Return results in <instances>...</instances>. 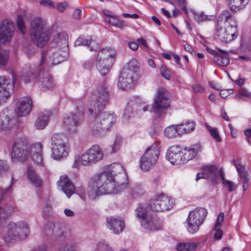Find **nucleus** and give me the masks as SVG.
Wrapping results in <instances>:
<instances>
[{
	"mask_svg": "<svg viewBox=\"0 0 251 251\" xmlns=\"http://www.w3.org/2000/svg\"><path fill=\"white\" fill-rule=\"evenodd\" d=\"M11 155L13 158L23 161L28 157L29 154L26 146L20 142H16L13 146Z\"/></svg>",
	"mask_w": 251,
	"mask_h": 251,
	"instance_id": "24",
	"label": "nucleus"
},
{
	"mask_svg": "<svg viewBox=\"0 0 251 251\" xmlns=\"http://www.w3.org/2000/svg\"><path fill=\"white\" fill-rule=\"evenodd\" d=\"M195 123L192 122H187L185 123L179 125V129L181 134L189 133L195 129Z\"/></svg>",
	"mask_w": 251,
	"mask_h": 251,
	"instance_id": "43",
	"label": "nucleus"
},
{
	"mask_svg": "<svg viewBox=\"0 0 251 251\" xmlns=\"http://www.w3.org/2000/svg\"><path fill=\"white\" fill-rule=\"evenodd\" d=\"M216 34L223 43H228L237 37L236 22L228 10L223 11L219 16L216 27Z\"/></svg>",
	"mask_w": 251,
	"mask_h": 251,
	"instance_id": "3",
	"label": "nucleus"
},
{
	"mask_svg": "<svg viewBox=\"0 0 251 251\" xmlns=\"http://www.w3.org/2000/svg\"><path fill=\"white\" fill-rule=\"evenodd\" d=\"M115 54V50L112 48H104L99 52L96 65L98 71L102 75H105L110 70Z\"/></svg>",
	"mask_w": 251,
	"mask_h": 251,
	"instance_id": "8",
	"label": "nucleus"
},
{
	"mask_svg": "<svg viewBox=\"0 0 251 251\" xmlns=\"http://www.w3.org/2000/svg\"><path fill=\"white\" fill-rule=\"evenodd\" d=\"M193 14L195 20L198 23L203 22L208 20L207 16L202 13H197L194 12Z\"/></svg>",
	"mask_w": 251,
	"mask_h": 251,
	"instance_id": "53",
	"label": "nucleus"
},
{
	"mask_svg": "<svg viewBox=\"0 0 251 251\" xmlns=\"http://www.w3.org/2000/svg\"><path fill=\"white\" fill-rule=\"evenodd\" d=\"M29 234V230L27 224L20 222L17 224H9L7 235L4 237L6 242L9 240H18L25 239Z\"/></svg>",
	"mask_w": 251,
	"mask_h": 251,
	"instance_id": "12",
	"label": "nucleus"
},
{
	"mask_svg": "<svg viewBox=\"0 0 251 251\" xmlns=\"http://www.w3.org/2000/svg\"><path fill=\"white\" fill-rule=\"evenodd\" d=\"M57 185L69 198L75 192V187L74 184L69 178L65 175L60 176L57 182Z\"/></svg>",
	"mask_w": 251,
	"mask_h": 251,
	"instance_id": "26",
	"label": "nucleus"
},
{
	"mask_svg": "<svg viewBox=\"0 0 251 251\" xmlns=\"http://www.w3.org/2000/svg\"><path fill=\"white\" fill-rule=\"evenodd\" d=\"M27 173L28 178L33 185L35 187H39L41 185V179L32 167H28Z\"/></svg>",
	"mask_w": 251,
	"mask_h": 251,
	"instance_id": "35",
	"label": "nucleus"
},
{
	"mask_svg": "<svg viewBox=\"0 0 251 251\" xmlns=\"http://www.w3.org/2000/svg\"><path fill=\"white\" fill-rule=\"evenodd\" d=\"M227 1L231 10L237 11L244 7L248 3L249 0H227Z\"/></svg>",
	"mask_w": 251,
	"mask_h": 251,
	"instance_id": "37",
	"label": "nucleus"
},
{
	"mask_svg": "<svg viewBox=\"0 0 251 251\" xmlns=\"http://www.w3.org/2000/svg\"><path fill=\"white\" fill-rule=\"evenodd\" d=\"M68 35L64 31H57L54 35L52 45L42 51L40 64L52 67L68 57L67 44Z\"/></svg>",
	"mask_w": 251,
	"mask_h": 251,
	"instance_id": "1",
	"label": "nucleus"
},
{
	"mask_svg": "<svg viewBox=\"0 0 251 251\" xmlns=\"http://www.w3.org/2000/svg\"><path fill=\"white\" fill-rule=\"evenodd\" d=\"M207 214L206 209L203 207H197L191 211L186 220L188 232L191 234L197 232Z\"/></svg>",
	"mask_w": 251,
	"mask_h": 251,
	"instance_id": "10",
	"label": "nucleus"
},
{
	"mask_svg": "<svg viewBox=\"0 0 251 251\" xmlns=\"http://www.w3.org/2000/svg\"><path fill=\"white\" fill-rule=\"evenodd\" d=\"M17 24L19 29L23 34H24L25 32V26L24 23L23 17L21 15H19L17 17Z\"/></svg>",
	"mask_w": 251,
	"mask_h": 251,
	"instance_id": "51",
	"label": "nucleus"
},
{
	"mask_svg": "<svg viewBox=\"0 0 251 251\" xmlns=\"http://www.w3.org/2000/svg\"><path fill=\"white\" fill-rule=\"evenodd\" d=\"M170 94L163 88L158 89L152 105L154 112L158 113L162 112L169 105Z\"/></svg>",
	"mask_w": 251,
	"mask_h": 251,
	"instance_id": "17",
	"label": "nucleus"
},
{
	"mask_svg": "<svg viewBox=\"0 0 251 251\" xmlns=\"http://www.w3.org/2000/svg\"><path fill=\"white\" fill-rule=\"evenodd\" d=\"M50 149L51 158L59 161L66 159L70 152V148L65 137L61 133H56L52 135Z\"/></svg>",
	"mask_w": 251,
	"mask_h": 251,
	"instance_id": "5",
	"label": "nucleus"
},
{
	"mask_svg": "<svg viewBox=\"0 0 251 251\" xmlns=\"http://www.w3.org/2000/svg\"><path fill=\"white\" fill-rule=\"evenodd\" d=\"M112 169L108 171L112 174V176L115 178H118L121 181H124V179L121 177L122 174L125 175L124 173L123 167L121 164L119 163H114L111 166Z\"/></svg>",
	"mask_w": 251,
	"mask_h": 251,
	"instance_id": "36",
	"label": "nucleus"
},
{
	"mask_svg": "<svg viewBox=\"0 0 251 251\" xmlns=\"http://www.w3.org/2000/svg\"><path fill=\"white\" fill-rule=\"evenodd\" d=\"M100 189L98 187L94 186V183L92 182L91 185L88 188V195L90 199H95L98 196L105 195L102 191H100Z\"/></svg>",
	"mask_w": 251,
	"mask_h": 251,
	"instance_id": "41",
	"label": "nucleus"
},
{
	"mask_svg": "<svg viewBox=\"0 0 251 251\" xmlns=\"http://www.w3.org/2000/svg\"><path fill=\"white\" fill-rule=\"evenodd\" d=\"M218 50L223 54L219 53L213 56V60L217 65L221 66H226L229 64V59L227 56V51L218 49Z\"/></svg>",
	"mask_w": 251,
	"mask_h": 251,
	"instance_id": "33",
	"label": "nucleus"
},
{
	"mask_svg": "<svg viewBox=\"0 0 251 251\" xmlns=\"http://www.w3.org/2000/svg\"><path fill=\"white\" fill-rule=\"evenodd\" d=\"M13 89V83L10 78L0 76V105L6 102Z\"/></svg>",
	"mask_w": 251,
	"mask_h": 251,
	"instance_id": "21",
	"label": "nucleus"
},
{
	"mask_svg": "<svg viewBox=\"0 0 251 251\" xmlns=\"http://www.w3.org/2000/svg\"><path fill=\"white\" fill-rule=\"evenodd\" d=\"M207 129L209 131L212 137L217 142H221V139L219 134L218 129L216 128H212L211 126L206 125Z\"/></svg>",
	"mask_w": 251,
	"mask_h": 251,
	"instance_id": "46",
	"label": "nucleus"
},
{
	"mask_svg": "<svg viewBox=\"0 0 251 251\" xmlns=\"http://www.w3.org/2000/svg\"><path fill=\"white\" fill-rule=\"evenodd\" d=\"M160 151V146L157 143H154L148 148L140 158L139 166L141 169L147 171L155 165L159 158Z\"/></svg>",
	"mask_w": 251,
	"mask_h": 251,
	"instance_id": "9",
	"label": "nucleus"
},
{
	"mask_svg": "<svg viewBox=\"0 0 251 251\" xmlns=\"http://www.w3.org/2000/svg\"><path fill=\"white\" fill-rule=\"evenodd\" d=\"M144 194V190L139 184L135 185L132 189V194L134 197H138Z\"/></svg>",
	"mask_w": 251,
	"mask_h": 251,
	"instance_id": "50",
	"label": "nucleus"
},
{
	"mask_svg": "<svg viewBox=\"0 0 251 251\" xmlns=\"http://www.w3.org/2000/svg\"><path fill=\"white\" fill-rule=\"evenodd\" d=\"M110 91L105 84H101L97 90L96 99L92 103L93 107L89 108V111L91 113H97L103 109L108 103L109 99Z\"/></svg>",
	"mask_w": 251,
	"mask_h": 251,
	"instance_id": "13",
	"label": "nucleus"
},
{
	"mask_svg": "<svg viewBox=\"0 0 251 251\" xmlns=\"http://www.w3.org/2000/svg\"><path fill=\"white\" fill-rule=\"evenodd\" d=\"M224 213L223 212H221L217 219V221L216 222L215 226L216 228L219 227H220L222 225V223L224 221Z\"/></svg>",
	"mask_w": 251,
	"mask_h": 251,
	"instance_id": "58",
	"label": "nucleus"
},
{
	"mask_svg": "<svg viewBox=\"0 0 251 251\" xmlns=\"http://www.w3.org/2000/svg\"><path fill=\"white\" fill-rule=\"evenodd\" d=\"M224 186L226 189L229 191L232 192L236 189L235 185L231 181L226 180L223 182Z\"/></svg>",
	"mask_w": 251,
	"mask_h": 251,
	"instance_id": "56",
	"label": "nucleus"
},
{
	"mask_svg": "<svg viewBox=\"0 0 251 251\" xmlns=\"http://www.w3.org/2000/svg\"><path fill=\"white\" fill-rule=\"evenodd\" d=\"M182 148L177 146H173L168 150L166 157L167 159L174 164H183L182 156Z\"/></svg>",
	"mask_w": 251,
	"mask_h": 251,
	"instance_id": "23",
	"label": "nucleus"
},
{
	"mask_svg": "<svg viewBox=\"0 0 251 251\" xmlns=\"http://www.w3.org/2000/svg\"><path fill=\"white\" fill-rule=\"evenodd\" d=\"M30 154L32 159L37 165H43V145L40 143H37L30 147Z\"/></svg>",
	"mask_w": 251,
	"mask_h": 251,
	"instance_id": "28",
	"label": "nucleus"
},
{
	"mask_svg": "<svg viewBox=\"0 0 251 251\" xmlns=\"http://www.w3.org/2000/svg\"><path fill=\"white\" fill-rule=\"evenodd\" d=\"M197 247L196 243L193 242L179 243L176 246L177 251H195Z\"/></svg>",
	"mask_w": 251,
	"mask_h": 251,
	"instance_id": "38",
	"label": "nucleus"
},
{
	"mask_svg": "<svg viewBox=\"0 0 251 251\" xmlns=\"http://www.w3.org/2000/svg\"><path fill=\"white\" fill-rule=\"evenodd\" d=\"M115 120L116 116L113 113L105 112L100 114L96 118L94 124V134L97 136L102 134L109 129Z\"/></svg>",
	"mask_w": 251,
	"mask_h": 251,
	"instance_id": "11",
	"label": "nucleus"
},
{
	"mask_svg": "<svg viewBox=\"0 0 251 251\" xmlns=\"http://www.w3.org/2000/svg\"><path fill=\"white\" fill-rule=\"evenodd\" d=\"M177 4L178 6L182 9L185 14H187V10L186 8V2L185 0H174Z\"/></svg>",
	"mask_w": 251,
	"mask_h": 251,
	"instance_id": "59",
	"label": "nucleus"
},
{
	"mask_svg": "<svg viewBox=\"0 0 251 251\" xmlns=\"http://www.w3.org/2000/svg\"><path fill=\"white\" fill-rule=\"evenodd\" d=\"M106 226L115 234L122 233L125 228V224L123 218L110 216L106 218Z\"/></svg>",
	"mask_w": 251,
	"mask_h": 251,
	"instance_id": "22",
	"label": "nucleus"
},
{
	"mask_svg": "<svg viewBox=\"0 0 251 251\" xmlns=\"http://www.w3.org/2000/svg\"><path fill=\"white\" fill-rule=\"evenodd\" d=\"M51 205L49 203H47L43 209L42 213L43 217L45 219H49L51 214Z\"/></svg>",
	"mask_w": 251,
	"mask_h": 251,
	"instance_id": "49",
	"label": "nucleus"
},
{
	"mask_svg": "<svg viewBox=\"0 0 251 251\" xmlns=\"http://www.w3.org/2000/svg\"><path fill=\"white\" fill-rule=\"evenodd\" d=\"M122 143V139L120 136H117L113 144L111 146L112 152H117L120 148Z\"/></svg>",
	"mask_w": 251,
	"mask_h": 251,
	"instance_id": "48",
	"label": "nucleus"
},
{
	"mask_svg": "<svg viewBox=\"0 0 251 251\" xmlns=\"http://www.w3.org/2000/svg\"><path fill=\"white\" fill-rule=\"evenodd\" d=\"M193 89L195 93H201L203 91V88L199 84H196L193 86Z\"/></svg>",
	"mask_w": 251,
	"mask_h": 251,
	"instance_id": "64",
	"label": "nucleus"
},
{
	"mask_svg": "<svg viewBox=\"0 0 251 251\" xmlns=\"http://www.w3.org/2000/svg\"><path fill=\"white\" fill-rule=\"evenodd\" d=\"M104 20L105 22L119 28H123L126 26V23L118 19L116 16L105 14Z\"/></svg>",
	"mask_w": 251,
	"mask_h": 251,
	"instance_id": "34",
	"label": "nucleus"
},
{
	"mask_svg": "<svg viewBox=\"0 0 251 251\" xmlns=\"http://www.w3.org/2000/svg\"><path fill=\"white\" fill-rule=\"evenodd\" d=\"M145 103L144 102L138 104L137 102L134 101H131L129 102L126 108V109L124 112V116L126 118H129L130 117L131 114L133 113V111L134 110H143L144 112H146L149 111L150 106L144 105Z\"/></svg>",
	"mask_w": 251,
	"mask_h": 251,
	"instance_id": "29",
	"label": "nucleus"
},
{
	"mask_svg": "<svg viewBox=\"0 0 251 251\" xmlns=\"http://www.w3.org/2000/svg\"><path fill=\"white\" fill-rule=\"evenodd\" d=\"M179 131V125L172 126L165 128L164 134L169 138H173L181 134Z\"/></svg>",
	"mask_w": 251,
	"mask_h": 251,
	"instance_id": "40",
	"label": "nucleus"
},
{
	"mask_svg": "<svg viewBox=\"0 0 251 251\" xmlns=\"http://www.w3.org/2000/svg\"><path fill=\"white\" fill-rule=\"evenodd\" d=\"M84 106L77 105L74 111L67 116L64 119V123L66 128L71 132L76 130L77 126L80 125L83 119Z\"/></svg>",
	"mask_w": 251,
	"mask_h": 251,
	"instance_id": "16",
	"label": "nucleus"
},
{
	"mask_svg": "<svg viewBox=\"0 0 251 251\" xmlns=\"http://www.w3.org/2000/svg\"><path fill=\"white\" fill-rule=\"evenodd\" d=\"M37 72L34 71V68L30 67L24 69L20 76L21 80L25 83H30L37 78V75L39 74V70L37 69Z\"/></svg>",
	"mask_w": 251,
	"mask_h": 251,
	"instance_id": "30",
	"label": "nucleus"
},
{
	"mask_svg": "<svg viewBox=\"0 0 251 251\" xmlns=\"http://www.w3.org/2000/svg\"><path fill=\"white\" fill-rule=\"evenodd\" d=\"M214 230L215 231L214 234V238L216 240L221 239L222 237L223 232V231L220 229V227H218L216 228L215 227L214 228Z\"/></svg>",
	"mask_w": 251,
	"mask_h": 251,
	"instance_id": "60",
	"label": "nucleus"
},
{
	"mask_svg": "<svg viewBox=\"0 0 251 251\" xmlns=\"http://www.w3.org/2000/svg\"><path fill=\"white\" fill-rule=\"evenodd\" d=\"M103 157V152L98 145H93L81 155V163L87 166L100 160Z\"/></svg>",
	"mask_w": 251,
	"mask_h": 251,
	"instance_id": "18",
	"label": "nucleus"
},
{
	"mask_svg": "<svg viewBox=\"0 0 251 251\" xmlns=\"http://www.w3.org/2000/svg\"><path fill=\"white\" fill-rule=\"evenodd\" d=\"M16 120L3 112H0V132L8 133L15 125Z\"/></svg>",
	"mask_w": 251,
	"mask_h": 251,
	"instance_id": "25",
	"label": "nucleus"
},
{
	"mask_svg": "<svg viewBox=\"0 0 251 251\" xmlns=\"http://www.w3.org/2000/svg\"><path fill=\"white\" fill-rule=\"evenodd\" d=\"M92 251H114V250L105 241L101 240L95 245Z\"/></svg>",
	"mask_w": 251,
	"mask_h": 251,
	"instance_id": "42",
	"label": "nucleus"
},
{
	"mask_svg": "<svg viewBox=\"0 0 251 251\" xmlns=\"http://www.w3.org/2000/svg\"><path fill=\"white\" fill-rule=\"evenodd\" d=\"M204 173L207 177L211 179L213 181H216L218 176V170L215 166H207L204 170Z\"/></svg>",
	"mask_w": 251,
	"mask_h": 251,
	"instance_id": "39",
	"label": "nucleus"
},
{
	"mask_svg": "<svg viewBox=\"0 0 251 251\" xmlns=\"http://www.w3.org/2000/svg\"><path fill=\"white\" fill-rule=\"evenodd\" d=\"M160 73L162 76L166 79L169 80L171 78L170 71L165 66H162L160 68Z\"/></svg>",
	"mask_w": 251,
	"mask_h": 251,
	"instance_id": "54",
	"label": "nucleus"
},
{
	"mask_svg": "<svg viewBox=\"0 0 251 251\" xmlns=\"http://www.w3.org/2000/svg\"><path fill=\"white\" fill-rule=\"evenodd\" d=\"M68 6V3L66 1H64L58 2L56 3L55 7L59 12L63 13L66 11Z\"/></svg>",
	"mask_w": 251,
	"mask_h": 251,
	"instance_id": "52",
	"label": "nucleus"
},
{
	"mask_svg": "<svg viewBox=\"0 0 251 251\" xmlns=\"http://www.w3.org/2000/svg\"><path fill=\"white\" fill-rule=\"evenodd\" d=\"M232 162L233 163V165L236 168L237 171L239 176H242L243 175H245L247 174V173L244 172V167L243 166H242L239 163H237L236 162L235 160H233L232 161Z\"/></svg>",
	"mask_w": 251,
	"mask_h": 251,
	"instance_id": "55",
	"label": "nucleus"
},
{
	"mask_svg": "<svg viewBox=\"0 0 251 251\" xmlns=\"http://www.w3.org/2000/svg\"><path fill=\"white\" fill-rule=\"evenodd\" d=\"M82 16V11L80 9H75L73 12V18L75 20H79Z\"/></svg>",
	"mask_w": 251,
	"mask_h": 251,
	"instance_id": "62",
	"label": "nucleus"
},
{
	"mask_svg": "<svg viewBox=\"0 0 251 251\" xmlns=\"http://www.w3.org/2000/svg\"><path fill=\"white\" fill-rule=\"evenodd\" d=\"M40 4L45 7H48L49 8L54 9L55 8L53 2L51 0H42L40 1Z\"/></svg>",
	"mask_w": 251,
	"mask_h": 251,
	"instance_id": "57",
	"label": "nucleus"
},
{
	"mask_svg": "<svg viewBox=\"0 0 251 251\" xmlns=\"http://www.w3.org/2000/svg\"><path fill=\"white\" fill-rule=\"evenodd\" d=\"M172 200L164 194L154 196L151 200L149 204H142L146 205L148 209L151 211L162 212L168 210L173 207Z\"/></svg>",
	"mask_w": 251,
	"mask_h": 251,
	"instance_id": "15",
	"label": "nucleus"
},
{
	"mask_svg": "<svg viewBox=\"0 0 251 251\" xmlns=\"http://www.w3.org/2000/svg\"><path fill=\"white\" fill-rule=\"evenodd\" d=\"M100 46L99 44L96 43L95 41H93L92 40L91 42L90 45L89 46V50L90 51H96L98 49H99Z\"/></svg>",
	"mask_w": 251,
	"mask_h": 251,
	"instance_id": "61",
	"label": "nucleus"
},
{
	"mask_svg": "<svg viewBox=\"0 0 251 251\" xmlns=\"http://www.w3.org/2000/svg\"><path fill=\"white\" fill-rule=\"evenodd\" d=\"M138 68V62L136 59H132L127 62L121 72L118 82V87L123 90L130 88L136 76Z\"/></svg>",
	"mask_w": 251,
	"mask_h": 251,
	"instance_id": "7",
	"label": "nucleus"
},
{
	"mask_svg": "<svg viewBox=\"0 0 251 251\" xmlns=\"http://www.w3.org/2000/svg\"><path fill=\"white\" fill-rule=\"evenodd\" d=\"M200 151V147L198 145H195L189 149L182 148L183 164L194 158Z\"/></svg>",
	"mask_w": 251,
	"mask_h": 251,
	"instance_id": "31",
	"label": "nucleus"
},
{
	"mask_svg": "<svg viewBox=\"0 0 251 251\" xmlns=\"http://www.w3.org/2000/svg\"><path fill=\"white\" fill-rule=\"evenodd\" d=\"M121 177L124 181L112 176L109 172H103L95 176L93 178L94 186L100 189L105 194H116L125 190L127 186L128 182L126 176L122 174Z\"/></svg>",
	"mask_w": 251,
	"mask_h": 251,
	"instance_id": "2",
	"label": "nucleus"
},
{
	"mask_svg": "<svg viewBox=\"0 0 251 251\" xmlns=\"http://www.w3.org/2000/svg\"><path fill=\"white\" fill-rule=\"evenodd\" d=\"M32 100L29 97H25L17 103L16 111L19 116H25L31 111Z\"/></svg>",
	"mask_w": 251,
	"mask_h": 251,
	"instance_id": "27",
	"label": "nucleus"
},
{
	"mask_svg": "<svg viewBox=\"0 0 251 251\" xmlns=\"http://www.w3.org/2000/svg\"><path fill=\"white\" fill-rule=\"evenodd\" d=\"M49 68L50 67L41 65L40 61L39 62L38 67L39 74L37 79L39 86L43 91L52 89L54 86L52 77L49 73L44 72L46 69Z\"/></svg>",
	"mask_w": 251,
	"mask_h": 251,
	"instance_id": "19",
	"label": "nucleus"
},
{
	"mask_svg": "<svg viewBox=\"0 0 251 251\" xmlns=\"http://www.w3.org/2000/svg\"><path fill=\"white\" fill-rule=\"evenodd\" d=\"M14 25L10 20H4L0 25V44H9L14 34Z\"/></svg>",
	"mask_w": 251,
	"mask_h": 251,
	"instance_id": "20",
	"label": "nucleus"
},
{
	"mask_svg": "<svg viewBox=\"0 0 251 251\" xmlns=\"http://www.w3.org/2000/svg\"><path fill=\"white\" fill-rule=\"evenodd\" d=\"M80 157L78 156H76L74 159V162L72 165V167L74 168H78L80 166Z\"/></svg>",
	"mask_w": 251,
	"mask_h": 251,
	"instance_id": "63",
	"label": "nucleus"
},
{
	"mask_svg": "<svg viewBox=\"0 0 251 251\" xmlns=\"http://www.w3.org/2000/svg\"><path fill=\"white\" fill-rule=\"evenodd\" d=\"M30 35L32 42L38 48H43L50 41V29L47 20L37 17L30 23Z\"/></svg>",
	"mask_w": 251,
	"mask_h": 251,
	"instance_id": "4",
	"label": "nucleus"
},
{
	"mask_svg": "<svg viewBox=\"0 0 251 251\" xmlns=\"http://www.w3.org/2000/svg\"><path fill=\"white\" fill-rule=\"evenodd\" d=\"M9 58V52L6 50L0 49V68L4 66Z\"/></svg>",
	"mask_w": 251,
	"mask_h": 251,
	"instance_id": "45",
	"label": "nucleus"
},
{
	"mask_svg": "<svg viewBox=\"0 0 251 251\" xmlns=\"http://www.w3.org/2000/svg\"><path fill=\"white\" fill-rule=\"evenodd\" d=\"M91 37L86 38L84 36L78 38L75 42V45L76 46H88L89 47L92 41Z\"/></svg>",
	"mask_w": 251,
	"mask_h": 251,
	"instance_id": "44",
	"label": "nucleus"
},
{
	"mask_svg": "<svg viewBox=\"0 0 251 251\" xmlns=\"http://www.w3.org/2000/svg\"><path fill=\"white\" fill-rule=\"evenodd\" d=\"M43 232L46 238L52 242H62L66 238L63 227L58 224L48 223L44 226Z\"/></svg>",
	"mask_w": 251,
	"mask_h": 251,
	"instance_id": "14",
	"label": "nucleus"
},
{
	"mask_svg": "<svg viewBox=\"0 0 251 251\" xmlns=\"http://www.w3.org/2000/svg\"><path fill=\"white\" fill-rule=\"evenodd\" d=\"M58 251H77L75 245L72 243H66L61 245Z\"/></svg>",
	"mask_w": 251,
	"mask_h": 251,
	"instance_id": "47",
	"label": "nucleus"
},
{
	"mask_svg": "<svg viewBox=\"0 0 251 251\" xmlns=\"http://www.w3.org/2000/svg\"><path fill=\"white\" fill-rule=\"evenodd\" d=\"M136 215L140 218L142 226L149 230H159L161 228V220L146 205H139Z\"/></svg>",
	"mask_w": 251,
	"mask_h": 251,
	"instance_id": "6",
	"label": "nucleus"
},
{
	"mask_svg": "<svg viewBox=\"0 0 251 251\" xmlns=\"http://www.w3.org/2000/svg\"><path fill=\"white\" fill-rule=\"evenodd\" d=\"M50 112L45 111L39 114L36 120L35 126L38 129H43L47 126L49 121Z\"/></svg>",
	"mask_w": 251,
	"mask_h": 251,
	"instance_id": "32",
	"label": "nucleus"
}]
</instances>
